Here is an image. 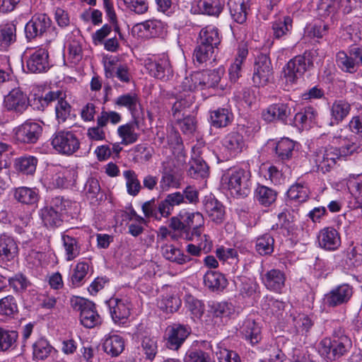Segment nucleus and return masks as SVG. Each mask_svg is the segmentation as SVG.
<instances>
[{
  "label": "nucleus",
  "mask_w": 362,
  "mask_h": 362,
  "mask_svg": "<svg viewBox=\"0 0 362 362\" xmlns=\"http://www.w3.org/2000/svg\"><path fill=\"white\" fill-rule=\"evenodd\" d=\"M250 170L233 168L228 169L222 175L223 188L228 189L230 194L237 197H245L250 192L252 185Z\"/></svg>",
  "instance_id": "1"
},
{
  "label": "nucleus",
  "mask_w": 362,
  "mask_h": 362,
  "mask_svg": "<svg viewBox=\"0 0 362 362\" xmlns=\"http://www.w3.org/2000/svg\"><path fill=\"white\" fill-rule=\"evenodd\" d=\"M351 346V339L346 335H341L333 339H322L318 344L317 349L323 358L333 361L344 355Z\"/></svg>",
  "instance_id": "2"
},
{
  "label": "nucleus",
  "mask_w": 362,
  "mask_h": 362,
  "mask_svg": "<svg viewBox=\"0 0 362 362\" xmlns=\"http://www.w3.org/2000/svg\"><path fill=\"white\" fill-rule=\"evenodd\" d=\"M315 53V52L297 56L287 63L284 69V76L287 83L293 84L313 66Z\"/></svg>",
  "instance_id": "3"
},
{
  "label": "nucleus",
  "mask_w": 362,
  "mask_h": 362,
  "mask_svg": "<svg viewBox=\"0 0 362 362\" xmlns=\"http://www.w3.org/2000/svg\"><path fill=\"white\" fill-rule=\"evenodd\" d=\"M51 144L59 153L71 156L80 148V141L77 136L69 131H59L52 137Z\"/></svg>",
  "instance_id": "4"
},
{
  "label": "nucleus",
  "mask_w": 362,
  "mask_h": 362,
  "mask_svg": "<svg viewBox=\"0 0 362 362\" xmlns=\"http://www.w3.org/2000/svg\"><path fill=\"white\" fill-rule=\"evenodd\" d=\"M69 202L62 198H54L51 205L43 207L40 211V216L46 227H58L62 222V213L66 209Z\"/></svg>",
  "instance_id": "5"
},
{
  "label": "nucleus",
  "mask_w": 362,
  "mask_h": 362,
  "mask_svg": "<svg viewBox=\"0 0 362 362\" xmlns=\"http://www.w3.org/2000/svg\"><path fill=\"white\" fill-rule=\"evenodd\" d=\"M71 303L74 310L80 311V321L84 327L92 328L100 323V317L91 301L76 298L71 300Z\"/></svg>",
  "instance_id": "6"
},
{
  "label": "nucleus",
  "mask_w": 362,
  "mask_h": 362,
  "mask_svg": "<svg viewBox=\"0 0 362 362\" xmlns=\"http://www.w3.org/2000/svg\"><path fill=\"white\" fill-rule=\"evenodd\" d=\"M339 158V151L333 146L320 148L313 156V160L315 163L317 170L323 173L329 172Z\"/></svg>",
  "instance_id": "7"
},
{
  "label": "nucleus",
  "mask_w": 362,
  "mask_h": 362,
  "mask_svg": "<svg viewBox=\"0 0 362 362\" xmlns=\"http://www.w3.org/2000/svg\"><path fill=\"white\" fill-rule=\"evenodd\" d=\"M273 78V71L269 58L265 54L257 57L254 67L252 81L256 86H264Z\"/></svg>",
  "instance_id": "8"
},
{
  "label": "nucleus",
  "mask_w": 362,
  "mask_h": 362,
  "mask_svg": "<svg viewBox=\"0 0 362 362\" xmlns=\"http://www.w3.org/2000/svg\"><path fill=\"white\" fill-rule=\"evenodd\" d=\"M161 179L159 187L162 192L168 191L171 188L177 189L181 185V176L173 167L171 159H166L161 164Z\"/></svg>",
  "instance_id": "9"
},
{
  "label": "nucleus",
  "mask_w": 362,
  "mask_h": 362,
  "mask_svg": "<svg viewBox=\"0 0 362 362\" xmlns=\"http://www.w3.org/2000/svg\"><path fill=\"white\" fill-rule=\"evenodd\" d=\"M3 105L9 112L22 114L29 106V98L20 88H13L4 97Z\"/></svg>",
  "instance_id": "10"
},
{
  "label": "nucleus",
  "mask_w": 362,
  "mask_h": 362,
  "mask_svg": "<svg viewBox=\"0 0 362 362\" xmlns=\"http://www.w3.org/2000/svg\"><path fill=\"white\" fill-rule=\"evenodd\" d=\"M65 93L61 90L49 91L41 99L42 105L57 101L55 107L56 117L59 122H64L71 112L70 105L64 100Z\"/></svg>",
  "instance_id": "11"
},
{
  "label": "nucleus",
  "mask_w": 362,
  "mask_h": 362,
  "mask_svg": "<svg viewBox=\"0 0 362 362\" xmlns=\"http://www.w3.org/2000/svg\"><path fill=\"white\" fill-rule=\"evenodd\" d=\"M52 21L45 14L35 15L25 26V37L30 40L42 36L50 28Z\"/></svg>",
  "instance_id": "12"
},
{
  "label": "nucleus",
  "mask_w": 362,
  "mask_h": 362,
  "mask_svg": "<svg viewBox=\"0 0 362 362\" xmlns=\"http://www.w3.org/2000/svg\"><path fill=\"white\" fill-rule=\"evenodd\" d=\"M110 313L115 324H124L131 314L132 305L125 299L112 298L107 302Z\"/></svg>",
  "instance_id": "13"
},
{
  "label": "nucleus",
  "mask_w": 362,
  "mask_h": 362,
  "mask_svg": "<svg viewBox=\"0 0 362 362\" xmlns=\"http://www.w3.org/2000/svg\"><path fill=\"white\" fill-rule=\"evenodd\" d=\"M41 133L42 127L38 123L26 121L15 129V138L21 143L34 144Z\"/></svg>",
  "instance_id": "14"
},
{
  "label": "nucleus",
  "mask_w": 362,
  "mask_h": 362,
  "mask_svg": "<svg viewBox=\"0 0 362 362\" xmlns=\"http://www.w3.org/2000/svg\"><path fill=\"white\" fill-rule=\"evenodd\" d=\"M190 333L189 329L185 326L174 324L166 328L165 337L167 346L173 350H177Z\"/></svg>",
  "instance_id": "15"
},
{
  "label": "nucleus",
  "mask_w": 362,
  "mask_h": 362,
  "mask_svg": "<svg viewBox=\"0 0 362 362\" xmlns=\"http://www.w3.org/2000/svg\"><path fill=\"white\" fill-rule=\"evenodd\" d=\"M132 33L140 38H151L160 36L163 31V23L157 20H148L136 24Z\"/></svg>",
  "instance_id": "16"
},
{
  "label": "nucleus",
  "mask_w": 362,
  "mask_h": 362,
  "mask_svg": "<svg viewBox=\"0 0 362 362\" xmlns=\"http://www.w3.org/2000/svg\"><path fill=\"white\" fill-rule=\"evenodd\" d=\"M317 241L320 247L334 251L341 245V237L339 232L333 227H326L320 230Z\"/></svg>",
  "instance_id": "17"
},
{
  "label": "nucleus",
  "mask_w": 362,
  "mask_h": 362,
  "mask_svg": "<svg viewBox=\"0 0 362 362\" xmlns=\"http://www.w3.org/2000/svg\"><path fill=\"white\" fill-rule=\"evenodd\" d=\"M222 146L229 156L234 157L246 148V141L241 134L233 131L223 138Z\"/></svg>",
  "instance_id": "18"
},
{
  "label": "nucleus",
  "mask_w": 362,
  "mask_h": 362,
  "mask_svg": "<svg viewBox=\"0 0 362 362\" xmlns=\"http://www.w3.org/2000/svg\"><path fill=\"white\" fill-rule=\"evenodd\" d=\"M146 68L151 76L163 81L168 80L173 75L170 62L165 57L158 61L148 60Z\"/></svg>",
  "instance_id": "19"
},
{
  "label": "nucleus",
  "mask_w": 362,
  "mask_h": 362,
  "mask_svg": "<svg viewBox=\"0 0 362 362\" xmlns=\"http://www.w3.org/2000/svg\"><path fill=\"white\" fill-rule=\"evenodd\" d=\"M261 279L268 290L281 293L285 286L286 275L279 269H272L262 274Z\"/></svg>",
  "instance_id": "20"
},
{
  "label": "nucleus",
  "mask_w": 362,
  "mask_h": 362,
  "mask_svg": "<svg viewBox=\"0 0 362 362\" xmlns=\"http://www.w3.org/2000/svg\"><path fill=\"white\" fill-rule=\"evenodd\" d=\"M352 288L348 284H342L332 289L325 296L327 305L334 307L346 303L352 296Z\"/></svg>",
  "instance_id": "21"
},
{
  "label": "nucleus",
  "mask_w": 362,
  "mask_h": 362,
  "mask_svg": "<svg viewBox=\"0 0 362 362\" xmlns=\"http://www.w3.org/2000/svg\"><path fill=\"white\" fill-rule=\"evenodd\" d=\"M27 67L32 73L46 71L49 67L47 51L43 48L35 51L27 61Z\"/></svg>",
  "instance_id": "22"
},
{
  "label": "nucleus",
  "mask_w": 362,
  "mask_h": 362,
  "mask_svg": "<svg viewBox=\"0 0 362 362\" xmlns=\"http://www.w3.org/2000/svg\"><path fill=\"white\" fill-rule=\"evenodd\" d=\"M290 114L291 110L286 104L277 103L269 105L262 112V117L267 122L281 121L285 123Z\"/></svg>",
  "instance_id": "23"
},
{
  "label": "nucleus",
  "mask_w": 362,
  "mask_h": 362,
  "mask_svg": "<svg viewBox=\"0 0 362 362\" xmlns=\"http://www.w3.org/2000/svg\"><path fill=\"white\" fill-rule=\"evenodd\" d=\"M179 217L184 221L185 230L192 228V238L199 237L201 233V227L204 225V218L202 214L199 212L181 211Z\"/></svg>",
  "instance_id": "24"
},
{
  "label": "nucleus",
  "mask_w": 362,
  "mask_h": 362,
  "mask_svg": "<svg viewBox=\"0 0 362 362\" xmlns=\"http://www.w3.org/2000/svg\"><path fill=\"white\" fill-rule=\"evenodd\" d=\"M78 173L74 168H65L56 172L51 177V183L56 187L67 188L75 185Z\"/></svg>",
  "instance_id": "25"
},
{
  "label": "nucleus",
  "mask_w": 362,
  "mask_h": 362,
  "mask_svg": "<svg viewBox=\"0 0 362 362\" xmlns=\"http://www.w3.org/2000/svg\"><path fill=\"white\" fill-rule=\"evenodd\" d=\"M228 6L232 18L238 23H243L250 9V0H228Z\"/></svg>",
  "instance_id": "26"
},
{
  "label": "nucleus",
  "mask_w": 362,
  "mask_h": 362,
  "mask_svg": "<svg viewBox=\"0 0 362 362\" xmlns=\"http://www.w3.org/2000/svg\"><path fill=\"white\" fill-rule=\"evenodd\" d=\"M192 159L189 161L188 175L194 179L205 178L209 175V167L206 163L199 157L198 148H192Z\"/></svg>",
  "instance_id": "27"
},
{
  "label": "nucleus",
  "mask_w": 362,
  "mask_h": 362,
  "mask_svg": "<svg viewBox=\"0 0 362 362\" xmlns=\"http://www.w3.org/2000/svg\"><path fill=\"white\" fill-rule=\"evenodd\" d=\"M138 128L139 122L135 117L133 121L119 126L117 133L121 139V144L127 146L135 143L139 137V134L136 132Z\"/></svg>",
  "instance_id": "28"
},
{
  "label": "nucleus",
  "mask_w": 362,
  "mask_h": 362,
  "mask_svg": "<svg viewBox=\"0 0 362 362\" xmlns=\"http://www.w3.org/2000/svg\"><path fill=\"white\" fill-rule=\"evenodd\" d=\"M18 247L14 239L6 234L0 235V262L13 260L18 255Z\"/></svg>",
  "instance_id": "29"
},
{
  "label": "nucleus",
  "mask_w": 362,
  "mask_h": 362,
  "mask_svg": "<svg viewBox=\"0 0 362 362\" xmlns=\"http://www.w3.org/2000/svg\"><path fill=\"white\" fill-rule=\"evenodd\" d=\"M240 332L251 344H257L262 339L261 327L255 320L247 318L240 327Z\"/></svg>",
  "instance_id": "30"
},
{
  "label": "nucleus",
  "mask_w": 362,
  "mask_h": 362,
  "mask_svg": "<svg viewBox=\"0 0 362 362\" xmlns=\"http://www.w3.org/2000/svg\"><path fill=\"white\" fill-rule=\"evenodd\" d=\"M16 41V25L13 21L0 25V47L7 49Z\"/></svg>",
  "instance_id": "31"
},
{
  "label": "nucleus",
  "mask_w": 362,
  "mask_h": 362,
  "mask_svg": "<svg viewBox=\"0 0 362 362\" xmlns=\"http://www.w3.org/2000/svg\"><path fill=\"white\" fill-rule=\"evenodd\" d=\"M124 346V340L117 334L106 337L103 344L104 351L112 357H116L122 354Z\"/></svg>",
  "instance_id": "32"
},
{
  "label": "nucleus",
  "mask_w": 362,
  "mask_h": 362,
  "mask_svg": "<svg viewBox=\"0 0 362 362\" xmlns=\"http://www.w3.org/2000/svg\"><path fill=\"white\" fill-rule=\"evenodd\" d=\"M223 73V69L221 68L216 70L197 72L200 90L212 88L216 86L220 81Z\"/></svg>",
  "instance_id": "33"
},
{
  "label": "nucleus",
  "mask_w": 362,
  "mask_h": 362,
  "mask_svg": "<svg viewBox=\"0 0 362 362\" xmlns=\"http://www.w3.org/2000/svg\"><path fill=\"white\" fill-rule=\"evenodd\" d=\"M62 240L66 261H72L79 256L81 247L78 239L64 233L62 235Z\"/></svg>",
  "instance_id": "34"
},
{
  "label": "nucleus",
  "mask_w": 362,
  "mask_h": 362,
  "mask_svg": "<svg viewBox=\"0 0 362 362\" xmlns=\"http://www.w3.org/2000/svg\"><path fill=\"white\" fill-rule=\"evenodd\" d=\"M115 105L127 108L134 118L140 105L139 98L135 93H129L118 96L115 100Z\"/></svg>",
  "instance_id": "35"
},
{
  "label": "nucleus",
  "mask_w": 362,
  "mask_h": 362,
  "mask_svg": "<svg viewBox=\"0 0 362 362\" xmlns=\"http://www.w3.org/2000/svg\"><path fill=\"white\" fill-rule=\"evenodd\" d=\"M205 211L211 221L221 223L224 218V209L222 204L214 199H209L204 204Z\"/></svg>",
  "instance_id": "36"
},
{
  "label": "nucleus",
  "mask_w": 362,
  "mask_h": 362,
  "mask_svg": "<svg viewBox=\"0 0 362 362\" xmlns=\"http://www.w3.org/2000/svg\"><path fill=\"white\" fill-rule=\"evenodd\" d=\"M317 112L312 107H305L303 111L298 112L294 117V123L297 127L302 128L310 127L315 123Z\"/></svg>",
  "instance_id": "37"
},
{
  "label": "nucleus",
  "mask_w": 362,
  "mask_h": 362,
  "mask_svg": "<svg viewBox=\"0 0 362 362\" xmlns=\"http://www.w3.org/2000/svg\"><path fill=\"white\" fill-rule=\"evenodd\" d=\"M248 54L247 49L242 47L238 49V55L229 68V78L231 82H236L241 76L242 65Z\"/></svg>",
  "instance_id": "38"
},
{
  "label": "nucleus",
  "mask_w": 362,
  "mask_h": 362,
  "mask_svg": "<svg viewBox=\"0 0 362 362\" xmlns=\"http://www.w3.org/2000/svg\"><path fill=\"white\" fill-rule=\"evenodd\" d=\"M204 283L205 286L214 291L224 288L227 285V280L219 272L208 271L204 276Z\"/></svg>",
  "instance_id": "39"
},
{
  "label": "nucleus",
  "mask_w": 362,
  "mask_h": 362,
  "mask_svg": "<svg viewBox=\"0 0 362 362\" xmlns=\"http://www.w3.org/2000/svg\"><path fill=\"white\" fill-rule=\"evenodd\" d=\"M308 187L303 182L295 183L287 191L288 201H294L298 203L305 202L308 198Z\"/></svg>",
  "instance_id": "40"
},
{
  "label": "nucleus",
  "mask_w": 362,
  "mask_h": 362,
  "mask_svg": "<svg viewBox=\"0 0 362 362\" xmlns=\"http://www.w3.org/2000/svg\"><path fill=\"white\" fill-rule=\"evenodd\" d=\"M13 196L16 200L24 204H34L38 201V193L35 189L21 187L16 188Z\"/></svg>",
  "instance_id": "41"
},
{
  "label": "nucleus",
  "mask_w": 362,
  "mask_h": 362,
  "mask_svg": "<svg viewBox=\"0 0 362 362\" xmlns=\"http://www.w3.org/2000/svg\"><path fill=\"white\" fill-rule=\"evenodd\" d=\"M197 6L202 13L218 16L223 9L224 4L221 0H199Z\"/></svg>",
  "instance_id": "42"
},
{
  "label": "nucleus",
  "mask_w": 362,
  "mask_h": 362,
  "mask_svg": "<svg viewBox=\"0 0 362 362\" xmlns=\"http://www.w3.org/2000/svg\"><path fill=\"white\" fill-rule=\"evenodd\" d=\"M346 185L348 189L355 200L354 206L362 207V177H351L348 179Z\"/></svg>",
  "instance_id": "43"
},
{
  "label": "nucleus",
  "mask_w": 362,
  "mask_h": 362,
  "mask_svg": "<svg viewBox=\"0 0 362 362\" xmlns=\"http://www.w3.org/2000/svg\"><path fill=\"white\" fill-rule=\"evenodd\" d=\"M53 350V346L43 337L38 339L33 344V355L37 360H45Z\"/></svg>",
  "instance_id": "44"
},
{
  "label": "nucleus",
  "mask_w": 362,
  "mask_h": 362,
  "mask_svg": "<svg viewBox=\"0 0 362 362\" xmlns=\"http://www.w3.org/2000/svg\"><path fill=\"white\" fill-rule=\"evenodd\" d=\"M199 42L213 47H216L221 40L218 29L213 25H208L199 33Z\"/></svg>",
  "instance_id": "45"
},
{
  "label": "nucleus",
  "mask_w": 362,
  "mask_h": 362,
  "mask_svg": "<svg viewBox=\"0 0 362 362\" xmlns=\"http://www.w3.org/2000/svg\"><path fill=\"white\" fill-rule=\"evenodd\" d=\"M18 334L16 331L8 330L0 327V351L13 349L16 346Z\"/></svg>",
  "instance_id": "46"
},
{
  "label": "nucleus",
  "mask_w": 362,
  "mask_h": 362,
  "mask_svg": "<svg viewBox=\"0 0 362 362\" xmlns=\"http://www.w3.org/2000/svg\"><path fill=\"white\" fill-rule=\"evenodd\" d=\"M37 159L32 156H22L15 160L14 167L16 170L26 175H32L36 170Z\"/></svg>",
  "instance_id": "47"
},
{
  "label": "nucleus",
  "mask_w": 362,
  "mask_h": 362,
  "mask_svg": "<svg viewBox=\"0 0 362 362\" xmlns=\"http://www.w3.org/2000/svg\"><path fill=\"white\" fill-rule=\"evenodd\" d=\"M277 193L266 186H259L255 189L256 200L262 205L267 206L272 204L276 199Z\"/></svg>",
  "instance_id": "48"
},
{
  "label": "nucleus",
  "mask_w": 362,
  "mask_h": 362,
  "mask_svg": "<svg viewBox=\"0 0 362 362\" xmlns=\"http://www.w3.org/2000/svg\"><path fill=\"white\" fill-rule=\"evenodd\" d=\"M291 317L293 325L298 333L306 334L313 326V321L305 314L296 313Z\"/></svg>",
  "instance_id": "49"
},
{
  "label": "nucleus",
  "mask_w": 362,
  "mask_h": 362,
  "mask_svg": "<svg viewBox=\"0 0 362 362\" xmlns=\"http://www.w3.org/2000/svg\"><path fill=\"white\" fill-rule=\"evenodd\" d=\"M163 257L171 262L179 264H183L189 261V257L185 255L181 251L172 245H165L162 247Z\"/></svg>",
  "instance_id": "50"
},
{
  "label": "nucleus",
  "mask_w": 362,
  "mask_h": 362,
  "mask_svg": "<svg viewBox=\"0 0 362 362\" xmlns=\"http://www.w3.org/2000/svg\"><path fill=\"white\" fill-rule=\"evenodd\" d=\"M211 124L217 128L226 127L231 121L232 114L226 108H219L211 112Z\"/></svg>",
  "instance_id": "51"
},
{
  "label": "nucleus",
  "mask_w": 362,
  "mask_h": 362,
  "mask_svg": "<svg viewBox=\"0 0 362 362\" xmlns=\"http://www.w3.org/2000/svg\"><path fill=\"white\" fill-rule=\"evenodd\" d=\"M292 28V20L289 16L279 18L272 23L273 35L279 39L286 35Z\"/></svg>",
  "instance_id": "52"
},
{
  "label": "nucleus",
  "mask_w": 362,
  "mask_h": 362,
  "mask_svg": "<svg viewBox=\"0 0 362 362\" xmlns=\"http://www.w3.org/2000/svg\"><path fill=\"white\" fill-rule=\"evenodd\" d=\"M336 63L337 66L344 72L352 74L356 71L355 59L344 51H339L337 53Z\"/></svg>",
  "instance_id": "53"
},
{
  "label": "nucleus",
  "mask_w": 362,
  "mask_h": 362,
  "mask_svg": "<svg viewBox=\"0 0 362 362\" xmlns=\"http://www.w3.org/2000/svg\"><path fill=\"white\" fill-rule=\"evenodd\" d=\"M185 306L194 320H199L204 313V303L192 295L185 296Z\"/></svg>",
  "instance_id": "54"
},
{
  "label": "nucleus",
  "mask_w": 362,
  "mask_h": 362,
  "mask_svg": "<svg viewBox=\"0 0 362 362\" xmlns=\"http://www.w3.org/2000/svg\"><path fill=\"white\" fill-rule=\"evenodd\" d=\"M211 348L218 362H240L237 353L223 347L220 344H217L215 348Z\"/></svg>",
  "instance_id": "55"
},
{
  "label": "nucleus",
  "mask_w": 362,
  "mask_h": 362,
  "mask_svg": "<svg viewBox=\"0 0 362 362\" xmlns=\"http://www.w3.org/2000/svg\"><path fill=\"white\" fill-rule=\"evenodd\" d=\"M157 304L160 309L167 313H173L179 309L181 305V301L176 295L167 294L166 296H163L158 300Z\"/></svg>",
  "instance_id": "56"
},
{
  "label": "nucleus",
  "mask_w": 362,
  "mask_h": 362,
  "mask_svg": "<svg viewBox=\"0 0 362 362\" xmlns=\"http://www.w3.org/2000/svg\"><path fill=\"white\" fill-rule=\"evenodd\" d=\"M258 284L250 279H243L238 287L239 294L243 298L254 300L257 296Z\"/></svg>",
  "instance_id": "57"
},
{
  "label": "nucleus",
  "mask_w": 362,
  "mask_h": 362,
  "mask_svg": "<svg viewBox=\"0 0 362 362\" xmlns=\"http://www.w3.org/2000/svg\"><path fill=\"white\" fill-rule=\"evenodd\" d=\"M351 110V105L344 100L335 101L331 108L332 117L334 119L339 122L342 121Z\"/></svg>",
  "instance_id": "58"
},
{
  "label": "nucleus",
  "mask_w": 362,
  "mask_h": 362,
  "mask_svg": "<svg viewBox=\"0 0 362 362\" xmlns=\"http://www.w3.org/2000/svg\"><path fill=\"white\" fill-rule=\"evenodd\" d=\"M89 266L84 262H78L71 276V281L74 286L78 287L84 281L88 274Z\"/></svg>",
  "instance_id": "59"
},
{
  "label": "nucleus",
  "mask_w": 362,
  "mask_h": 362,
  "mask_svg": "<svg viewBox=\"0 0 362 362\" xmlns=\"http://www.w3.org/2000/svg\"><path fill=\"white\" fill-rule=\"evenodd\" d=\"M295 144L293 141L285 138L281 139L276 146V153L281 160L289 159L294 149Z\"/></svg>",
  "instance_id": "60"
},
{
  "label": "nucleus",
  "mask_w": 362,
  "mask_h": 362,
  "mask_svg": "<svg viewBox=\"0 0 362 362\" xmlns=\"http://www.w3.org/2000/svg\"><path fill=\"white\" fill-rule=\"evenodd\" d=\"M124 177L128 194L132 196L137 195L141 186L136 173L132 170H126L124 172Z\"/></svg>",
  "instance_id": "61"
},
{
  "label": "nucleus",
  "mask_w": 362,
  "mask_h": 362,
  "mask_svg": "<svg viewBox=\"0 0 362 362\" xmlns=\"http://www.w3.org/2000/svg\"><path fill=\"white\" fill-rule=\"evenodd\" d=\"M256 250L261 255L271 254L274 250V239L269 234L259 237L256 241Z\"/></svg>",
  "instance_id": "62"
},
{
  "label": "nucleus",
  "mask_w": 362,
  "mask_h": 362,
  "mask_svg": "<svg viewBox=\"0 0 362 362\" xmlns=\"http://www.w3.org/2000/svg\"><path fill=\"white\" fill-rule=\"evenodd\" d=\"M214 51V47L199 42L194 52V59L198 63L202 64L212 57Z\"/></svg>",
  "instance_id": "63"
},
{
  "label": "nucleus",
  "mask_w": 362,
  "mask_h": 362,
  "mask_svg": "<svg viewBox=\"0 0 362 362\" xmlns=\"http://www.w3.org/2000/svg\"><path fill=\"white\" fill-rule=\"evenodd\" d=\"M185 362H210L211 356L208 353L201 349H191L187 351Z\"/></svg>",
  "instance_id": "64"
}]
</instances>
